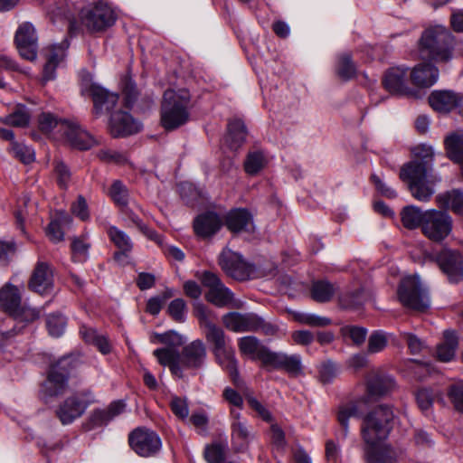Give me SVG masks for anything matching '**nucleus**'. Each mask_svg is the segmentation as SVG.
Returning a JSON list of instances; mask_svg holds the SVG:
<instances>
[{"label":"nucleus","instance_id":"9","mask_svg":"<svg viewBox=\"0 0 463 463\" xmlns=\"http://www.w3.org/2000/svg\"><path fill=\"white\" fill-rule=\"evenodd\" d=\"M92 402L94 395L90 391L71 395L59 406L56 411L57 417L63 425L71 424L80 418Z\"/></svg>","mask_w":463,"mask_h":463},{"label":"nucleus","instance_id":"40","mask_svg":"<svg viewBox=\"0 0 463 463\" xmlns=\"http://www.w3.org/2000/svg\"><path fill=\"white\" fill-rule=\"evenodd\" d=\"M401 218L403 226L407 229L413 230L419 226L422 228L425 212H422L417 206L409 205L402 209Z\"/></svg>","mask_w":463,"mask_h":463},{"label":"nucleus","instance_id":"56","mask_svg":"<svg viewBox=\"0 0 463 463\" xmlns=\"http://www.w3.org/2000/svg\"><path fill=\"white\" fill-rule=\"evenodd\" d=\"M434 397L435 395L430 389L421 388L417 391L415 394L416 402L423 413L429 414L430 412L434 402Z\"/></svg>","mask_w":463,"mask_h":463},{"label":"nucleus","instance_id":"7","mask_svg":"<svg viewBox=\"0 0 463 463\" xmlns=\"http://www.w3.org/2000/svg\"><path fill=\"white\" fill-rule=\"evenodd\" d=\"M219 265L228 276L236 280L243 281L256 277L255 267L246 262L241 255L228 248L221 252Z\"/></svg>","mask_w":463,"mask_h":463},{"label":"nucleus","instance_id":"23","mask_svg":"<svg viewBox=\"0 0 463 463\" xmlns=\"http://www.w3.org/2000/svg\"><path fill=\"white\" fill-rule=\"evenodd\" d=\"M431 170V164L429 160L418 159L410 162L402 166L400 172V178L410 184L427 181L428 173Z\"/></svg>","mask_w":463,"mask_h":463},{"label":"nucleus","instance_id":"1","mask_svg":"<svg viewBox=\"0 0 463 463\" xmlns=\"http://www.w3.org/2000/svg\"><path fill=\"white\" fill-rule=\"evenodd\" d=\"M392 419V410L387 405L377 406L364 418L361 434L367 463H414L406 450L383 441L390 433Z\"/></svg>","mask_w":463,"mask_h":463},{"label":"nucleus","instance_id":"10","mask_svg":"<svg viewBox=\"0 0 463 463\" xmlns=\"http://www.w3.org/2000/svg\"><path fill=\"white\" fill-rule=\"evenodd\" d=\"M202 285L208 288L206 299L217 307H225L233 300V293L222 282L219 276L211 271L197 274Z\"/></svg>","mask_w":463,"mask_h":463},{"label":"nucleus","instance_id":"28","mask_svg":"<svg viewBox=\"0 0 463 463\" xmlns=\"http://www.w3.org/2000/svg\"><path fill=\"white\" fill-rule=\"evenodd\" d=\"M68 46V42L63 41L61 43L52 45L49 48L48 53L46 54L47 61L43 68V80L48 81L54 79L55 69L64 59Z\"/></svg>","mask_w":463,"mask_h":463},{"label":"nucleus","instance_id":"52","mask_svg":"<svg viewBox=\"0 0 463 463\" xmlns=\"http://www.w3.org/2000/svg\"><path fill=\"white\" fill-rule=\"evenodd\" d=\"M109 195L114 203L120 208L128 204V191L119 180L114 181L111 184Z\"/></svg>","mask_w":463,"mask_h":463},{"label":"nucleus","instance_id":"64","mask_svg":"<svg viewBox=\"0 0 463 463\" xmlns=\"http://www.w3.org/2000/svg\"><path fill=\"white\" fill-rule=\"evenodd\" d=\"M387 345V337L383 331H374L368 339V352L372 354L383 351Z\"/></svg>","mask_w":463,"mask_h":463},{"label":"nucleus","instance_id":"51","mask_svg":"<svg viewBox=\"0 0 463 463\" xmlns=\"http://www.w3.org/2000/svg\"><path fill=\"white\" fill-rule=\"evenodd\" d=\"M411 195L420 202H429L434 194V189L427 181L408 185Z\"/></svg>","mask_w":463,"mask_h":463},{"label":"nucleus","instance_id":"13","mask_svg":"<svg viewBox=\"0 0 463 463\" xmlns=\"http://www.w3.org/2000/svg\"><path fill=\"white\" fill-rule=\"evenodd\" d=\"M14 42L20 55L29 61L37 56L38 38L31 23H23L14 35Z\"/></svg>","mask_w":463,"mask_h":463},{"label":"nucleus","instance_id":"60","mask_svg":"<svg viewBox=\"0 0 463 463\" xmlns=\"http://www.w3.org/2000/svg\"><path fill=\"white\" fill-rule=\"evenodd\" d=\"M170 409L172 412L181 420L187 419L189 415V407L188 402L185 398H181L176 395H173L171 397V401L169 402Z\"/></svg>","mask_w":463,"mask_h":463},{"label":"nucleus","instance_id":"14","mask_svg":"<svg viewBox=\"0 0 463 463\" xmlns=\"http://www.w3.org/2000/svg\"><path fill=\"white\" fill-rule=\"evenodd\" d=\"M263 366H272L284 370L289 376L297 377L303 374L301 356L270 351L263 356Z\"/></svg>","mask_w":463,"mask_h":463},{"label":"nucleus","instance_id":"53","mask_svg":"<svg viewBox=\"0 0 463 463\" xmlns=\"http://www.w3.org/2000/svg\"><path fill=\"white\" fill-rule=\"evenodd\" d=\"M365 300L364 290H357L342 296L339 301L343 308L357 309L364 304Z\"/></svg>","mask_w":463,"mask_h":463},{"label":"nucleus","instance_id":"11","mask_svg":"<svg viewBox=\"0 0 463 463\" xmlns=\"http://www.w3.org/2000/svg\"><path fill=\"white\" fill-rule=\"evenodd\" d=\"M131 449L141 457L155 456L161 449L160 437L154 430L137 428L128 437Z\"/></svg>","mask_w":463,"mask_h":463},{"label":"nucleus","instance_id":"33","mask_svg":"<svg viewBox=\"0 0 463 463\" xmlns=\"http://www.w3.org/2000/svg\"><path fill=\"white\" fill-rule=\"evenodd\" d=\"M246 136L247 131L243 121L237 118L229 121L225 143L231 150L237 151L245 142Z\"/></svg>","mask_w":463,"mask_h":463},{"label":"nucleus","instance_id":"12","mask_svg":"<svg viewBox=\"0 0 463 463\" xmlns=\"http://www.w3.org/2000/svg\"><path fill=\"white\" fill-rule=\"evenodd\" d=\"M435 260L450 283H458L463 279V260L458 251L443 249Z\"/></svg>","mask_w":463,"mask_h":463},{"label":"nucleus","instance_id":"62","mask_svg":"<svg viewBox=\"0 0 463 463\" xmlns=\"http://www.w3.org/2000/svg\"><path fill=\"white\" fill-rule=\"evenodd\" d=\"M448 396L450 399L454 408L460 413H463V382L457 383L449 387Z\"/></svg>","mask_w":463,"mask_h":463},{"label":"nucleus","instance_id":"61","mask_svg":"<svg viewBox=\"0 0 463 463\" xmlns=\"http://www.w3.org/2000/svg\"><path fill=\"white\" fill-rule=\"evenodd\" d=\"M194 314L199 320L200 326L205 328L214 325L213 319L215 318L213 314L202 303H195L194 305Z\"/></svg>","mask_w":463,"mask_h":463},{"label":"nucleus","instance_id":"29","mask_svg":"<svg viewBox=\"0 0 463 463\" xmlns=\"http://www.w3.org/2000/svg\"><path fill=\"white\" fill-rule=\"evenodd\" d=\"M253 219L251 213L242 208L230 211L225 218L227 228L232 232L249 231L252 226Z\"/></svg>","mask_w":463,"mask_h":463},{"label":"nucleus","instance_id":"48","mask_svg":"<svg viewBox=\"0 0 463 463\" xmlns=\"http://www.w3.org/2000/svg\"><path fill=\"white\" fill-rule=\"evenodd\" d=\"M445 146L449 157L452 161L460 160L463 157V137L451 135L445 140Z\"/></svg>","mask_w":463,"mask_h":463},{"label":"nucleus","instance_id":"24","mask_svg":"<svg viewBox=\"0 0 463 463\" xmlns=\"http://www.w3.org/2000/svg\"><path fill=\"white\" fill-rule=\"evenodd\" d=\"M222 225V219L213 212L200 214L194 221V232L201 238L212 237L221 229Z\"/></svg>","mask_w":463,"mask_h":463},{"label":"nucleus","instance_id":"36","mask_svg":"<svg viewBox=\"0 0 463 463\" xmlns=\"http://www.w3.org/2000/svg\"><path fill=\"white\" fill-rule=\"evenodd\" d=\"M438 205L444 209H451L453 213L463 216V192L454 189L436 196Z\"/></svg>","mask_w":463,"mask_h":463},{"label":"nucleus","instance_id":"22","mask_svg":"<svg viewBox=\"0 0 463 463\" xmlns=\"http://www.w3.org/2000/svg\"><path fill=\"white\" fill-rule=\"evenodd\" d=\"M225 327L235 333L256 331L258 316L253 313L231 312L222 317Z\"/></svg>","mask_w":463,"mask_h":463},{"label":"nucleus","instance_id":"49","mask_svg":"<svg viewBox=\"0 0 463 463\" xmlns=\"http://www.w3.org/2000/svg\"><path fill=\"white\" fill-rule=\"evenodd\" d=\"M67 326V319L61 314H50L46 318V327L50 335L60 337L63 335Z\"/></svg>","mask_w":463,"mask_h":463},{"label":"nucleus","instance_id":"39","mask_svg":"<svg viewBox=\"0 0 463 463\" xmlns=\"http://www.w3.org/2000/svg\"><path fill=\"white\" fill-rule=\"evenodd\" d=\"M46 10L52 23L59 19H65L71 23L73 19V14L69 9L68 0H50Z\"/></svg>","mask_w":463,"mask_h":463},{"label":"nucleus","instance_id":"6","mask_svg":"<svg viewBox=\"0 0 463 463\" xmlns=\"http://www.w3.org/2000/svg\"><path fill=\"white\" fill-rule=\"evenodd\" d=\"M117 16L114 10L106 3L98 2L80 12L81 24L90 32H101L112 26Z\"/></svg>","mask_w":463,"mask_h":463},{"label":"nucleus","instance_id":"8","mask_svg":"<svg viewBox=\"0 0 463 463\" xmlns=\"http://www.w3.org/2000/svg\"><path fill=\"white\" fill-rule=\"evenodd\" d=\"M423 234L433 241H441L452 231V218L445 211L435 209L425 211V219L421 229Z\"/></svg>","mask_w":463,"mask_h":463},{"label":"nucleus","instance_id":"50","mask_svg":"<svg viewBox=\"0 0 463 463\" xmlns=\"http://www.w3.org/2000/svg\"><path fill=\"white\" fill-rule=\"evenodd\" d=\"M205 329V339L208 344L213 345V350L219 349L228 345L226 343L225 334L221 327L213 325Z\"/></svg>","mask_w":463,"mask_h":463},{"label":"nucleus","instance_id":"54","mask_svg":"<svg viewBox=\"0 0 463 463\" xmlns=\"http://www.w3.org/2000/svg\"><path fill=\"white\" fill-rule=\"evenodd\" d=\"M187 307L183 298L172 300L167 307V313L173 320L177 323H184L186 319Z\"/></svg>","mask_w":463,"mask_h":463},{"label":"nucleus","instance_id":"25","mask_svg":"<svg viewBox=\"0 0 463 463\" xmlns=\"http://www.w3.org/2000/svg\"><path fill=\"white\" fill-rule=\"evenodd\" d=\"M410 75L413 85L420 88H430L437 82L439 71L435 65L422 62L416 65Z\"/></svg>","mask_w":463,"mask_h":463},{"label":"nucleus","instance_id":"43","mask_svg":"<svg viewBox=\"0 0 463 463\" xmlns=\"http://www.w3.org/2000/svg\"><path fill=\"white\" fill-rule=\"evenodd\" d=\"M71 218L65 213H60L59 217L52 221L47 227V236L53 242L63 241L64 232L61 230V224L69 223Z\"/></svg>","mask_w":463,"mask_h":463},{"label":"nucleus","instance_id":"27","mask_svg":"<svg viewBox=\"0 0 463 463\" xmlns=\"http://www.w3.org/2000/svg\"><path fill=\"white\" fill-rule=\"evenodd\" d=\"M394 386V380L391 376L382 375L375 372H372L366 379L367 393L373 398L387 394Z\"/></svg>","mask_w":463,"mask_h":463},{"label":"nucleus","instance_id":"42","mask_svg":"<svg viewBox=\"0 0 463 463\" xmlns=\"http://www.w3.org/2000/svg\"><path fill=\"white\" fill-rule=\"evenodd\" d=\"M335 293L334 284L326 280L314 281L311 288V296L317 302H328Z\"/></svg>","mask_w":463,"mask_h":463},{"label":"nucleus","instance_id":"63","mask_svg":"<svg viewBox=\"0 0 463 463\" xmlns=\"http://www.w3.org/2000/svg\"><path fill=\"white\" fill-rule=\"evenodd\" d=\"M336 375L337 369L333 362L327 361L320 364L318 368V379L322 383L327 384L332 383Z\"/></svg>","mask_w":463,"mask_h":463},{"label":"nucleus","instance_id":"57","mask_svg":"<svg viewBox=\"0 0 463 463\" xmlns=\"http://www.w3.org/2000/svg\"><path fill=\"white\" fill-rule=\"evenodd\" d=\"M204 458L208 463H222L226 458V446L221 443L207 446Z\"/></svg>","mask_w":463,"mask_h":463},{"label":"nucleus","instance_id":"21","mask_svg":"<svg viewBox=\"0 0 463 463\" xmlns=\"http://www.w3.org/2000/svg\"><path fill=\"white\" fill-rule=\"evenodd\" d=\"M142 125L128 112L117 111L110 118V131L115 137H125L141 130Z\"/></svg>","mask_w":463,"mask_h":463},{"label":"nucleus","instance_id":"3","mask_svg":"<svg viewBox=\"0 0 463 463\" xmlns=\"http://www.w3.org/2000/svg\"><path fill=\"white\" fill-rule=\"evenodd\" d=\"M190 97L186 91L167 90L161 105V124L168 131L184 125L189 119Z\"/></svg>","mask_w":463,"mask_h":463},{"label":"nucleus","instance_id":"58","mask_svg":"<svg viewBox=\"0 0 463 463\" xmlns=\"http://www.w3.org/2000/svg\"><path fill=\"white\" fill-rule=\"evenodd\" d=\"M54 173L60 188L67 189L71 179V173L69 167L60 160L54 162Z\"/></svg>","mask_w":463,"mask_h":463},{"label":"nucleus","instance_id":"2","mask_svg":"<svg viewBox=\"0 0 463 463\" xmlns=\"http://www.w3.org/2000/svg\"><path fill=\"white\" fill-rule=\"evenodd\" d=\"M455 38L448 28L441 25L425 29L419 40L420 59L447 62L453 57Z\"/></svg>","mask_w":463,"mask_h":463},{"label":"nucleus","instance_id":"20","mask_svg":"<svg viewBox=\"0 0 463 463\" xmlns=\"http://www.w3.org/2000/svg\"><path fill=\"white\" fill-rule=\"evenodd\" d=\"M232 420L231 423V441L232 446L236 452H241L247 449L250 442L253 439L250 427L246 420H241L239 412L231 411Z\"/></svg>","mask_w":463,"mask_h":463},{"label":"nucleus","instance_id":"31","mask_svg":"<svg viewBox=\"0 0 463 463\" xmlns=\"http://www.w3.org/2000/svg\"><path fill=\"white\" fill-rule=\"evenodd\" d=\"M238 347L241 355L250 356L260 360L263 364V356L270 354V350L263 346L260 340L253 335L242 336L238 339Z\"/></svg>","mask_w":463,"mask_h":463},{"label":"nucleus","instance_id":"45","mask_svg":"<svg viewBox=\"0 0 463 463\" xmlns=\"http://www.w3.org/2000/svg\"><path fill=\"white\" fill-rule=\"evenodd\" d=\"M0 120L5 125L24 128L29 124L30 113L24 106L20 105L13 113L0 118Z\"/></svg>","mask_w":463,"mask_h":463},{"label":"nucleus","instance_id":"17","mask_svg":"<svg viewBox=\"0 0 463 463\" xmlns=\"http://www.w3.org/2000/svg\"><path fill=\"white\" fill-rule=\"evenodd\" d=\"M28 286L31 290L41 295L51 293L54 286L53 270L51 265L44 261H37Z\"/></svg>","mask_w":463,"mask_h":463},{"label":"nucleus","instance_id":"35","mask_svg":"<svg viewBox=\"0 0 463 463\" xmlns=\"http://www.w3.org/2000/svg\"><path fill=\"white\" fill-rule=\"evenodd\" d=\"M443 337L444 341L437 346V357L441 362H449L458 345V335L454 330H445Z\"/></svg>","mask_w":463,"mask_h":463},{"label":"nucleus","instance_id":"16","mask_svg":"<svg viewBox=\"0 0 463 463\" xmlns=\"http://www.w3.org/2000/svg\"><path fill=\"white\" fill-rule=\"evenodd\" d=\"M61 132H62L71 146L80 150L90 149L97 144V141L91 135L74 122L63 120L61 123Z\"/></svg>","mask_w":463,"mask_h":463},{"label":"nucleus","instance_id":"4","mask_svg":"<svg viewBox=\"0 0 463 463\" xmlns=\"http://www.w3.org/2000/svg\"><path fill=\"white\" fill-rule=\"evenodd\" d=\"M71 370L72 364L69 357H62L50 365L46 379L39 392L40 398L45 403L63 395L68 391Z\"/></svg>","mask_w":463,"mask_h":463},{"label":"nucleus","instance_id":"44","mask_svg":"<svg viewBox=\"0 0 463 463\" xmlns=\"http://www.w3.org/2000/svg\"><path fill=\"white\" fill-rule=\"evenodd\" d=\"M108 236L109 240L118 250L124 251H131L133 249V242L130 237L123 231L119 230L116 226H110L108 229Z\"/></svg>","mask_w":463,"mask_h":463},{"label":"nucleus","instance_id":"26","mask_svg":"<svg viewBox=\"0 0 463 463\" xmlns=\"http://www.w3.org/2000/svg\"><path fill=\"white\" fill-rule=\"evenodd\" d=\"M216 362L225 369L231 376L234 384H240L238 371V361L235 357L234 349L229 345L216 350H213Z\"/></svg>","mask_w":463,"mask_h":463},{"label":"nucleus","instance_id":"30","mask_svg":"<svg viewBox=\"0 0 463 463\" xmlns=\"http://www.w3.org/2000/svg\"><path fill=\"white\" fill-rule=\"evenodd\" d=\"M153 354L160 364L168 366L175 376L183 378L184 373L180 364V353L175 348H157L153 352Z\"/></svg>","mask_w":463,"mask_h":463},{"label":"nucleus","instance_id":"59","mask_svg":"<svg viewBox=\"0 0 463 463\" xmlns=\"http://www.w3.org/2000/svg\"><path fill=\"white\" fill-rule=\"evenodd\" d=\"M341 333L343 336L350 338L354 344L360 345L366 338L367 330L362 326H345L341 328Z\"/></svg>","mask_w":463,"mask_h":463},{"label":"nucleus","instance_id":"37","mask_svg":"<svg viewBox=\"0 0 463 463\" xmlns=\"http://www.w3.org/2000/svg\"><path fill=\"white\" fill-rule=\"evenodd\" d=\"M126 403L124 401H115L109 404L106 410H96L91 415V422L95 426L107 424L115 417L125 411Z\"/></svg>","mask_w":463,"mask_h":463},{"label":"nucleus","instance_id":"19","mask_svg":"<svg viewBox=\"0 0 463 463\" xmlns=\"http://www.w3.org/2000/svg\"><path fill=\"white\" fill-rule=\"evenodd\" d=\"M207 353L205 345L202 340H194L183 347L180 353V364L184 369L197 370L201 368L206 360Z\"/></svg>","mask_w":463,"mask_h":463},{"label":"nucleus","instance_id":"32","mask_svg":"<svg viewBox=\"0 0 463 463\" xmlns=\"http://www.w3.org/2000/svg\"><path fill=\"white\" fill-rule=\"evenodd\" d=\"M458 97L449 90H436L429 97V103L431 108L439 112H449L458 106Z\"/></svg>","mask_w":463,"mask_h":463},{"label":"nucleus","instance_id":"46","mask_svg":"<svg viewBox=\"0 0 463 463\" xmlns=\"http://www.w3.org/2000/svg\"><path fill=\"white\" fill-rule=\"evenodd\" d=\"M336 73L344 80H351L355 76L356 67L348 53L341 54L338 57Z\"/></svg>","mask_w":463,"mask_h":463},{"label":"nucleus","instance_id":"41","mask_svg":"<svg viewBox=\"0 0 463 463\" xmlns=\"http://www.w3.org/2000/svg\"><path fill=\"white\" fill-rule=\"evenodd\" d=\"M268 164L267 156L261 150L249 152L244 161V170L248 175H255Z\"/></svg>","mask_w":463,"mask_h":463},{"label":"nucleus","instance_id":"34","mask_svg":"<svg viewBox=\"0 0 463 463\" xmlns=\"http://www.w3.org/2000/svg\"><path fill=\"white\" fill-rule=\"evenodd\" d=\"M21 304L19 289L10 283L0 289V308L9 313H15Z\"/></svg>","mask_w":463,"mask_h":463},{"label":"nucleus","instance_id":"15","mask_svg":"<svg viewBox=\"0 0 463 463\" xmlns=\"http://www.w3.org/2000/svg\"><path fill=\"white\" fill-rule=\"evenodd\" d=\"M82 92L90 96L97 115L110 111L118 100L117 93L109 92L96 83H84Z\"/></svg>","mask_w":463,"mask_h":463},{"label":"nucleus","instance_id":"5","mask_svg":"<svg viewBox=\"0 0 463 463\" xmlns=\"http://www.w3.org/2000/svg\"><path fill=\"white\" fill-rule=\"evenodd\" d=\"M398 299L407 308L423 312L430 306L428 288L418 276L403 278L397 289Z\"/></svg>","mask_w":463,"mask_h":463},{"label":"nucleus","instance_id":"47","mask_svg":"<svg viewBox=\"0 0 463 463\" xmlns=\"http://www.w3.org/2000/svg\"><path fill=\"white\" fill-rule=\"evenodd\" d=\"M9 151L15 158L25 165L34 161L35 154L33 149L24 143L13 141L10 143Z\"/></svg>","mask_w":463,"mask_h":463},{"label":"nucleus","instance_id":"18","mask_svg":"<svg viewBox=\"0 0 463 463\" xmlns=\"http://www.w3.org/2000/svg\"><path fill=\"white\" fill-rule=\"evenodd\" d=\"M408 70L409 69L404 66L388 69L383 79L384 89L391 94L411 95L413 91L407 84Z\"/></svg>","mask_w":463,"mask_h":463},{"label":"nucleus","instance_id":"38","mask_svg":"<svg viewBox=\"0 0 463 463\" xmlns=\"http://www.w3.org/2000/svg\"><path fill=\"white\" fill-rule=\"evenodd\" d=\"M360 417V411L358 405L354 402H350L345 404L339 405L336 411V419L339 425L342 428L343 437L346 438L349 429V419Z\"/></svg>","mask_w":463,"mask_h":463},{"label":"nucleus","instance_id":"55","mask_svg":"<svg viewBox=\"0 0 463 463\" xmlns=\"http://www.w3.org/2000/svg\"><path fill=\"white\" fill-rule=\"evenodd\" d=\"M295 318L301 324L317 327L327 326L332 323L331 319L326 317L311 313H297Z\"/></svg>","mask_w":463,"mask_h":463}]
</instances>
